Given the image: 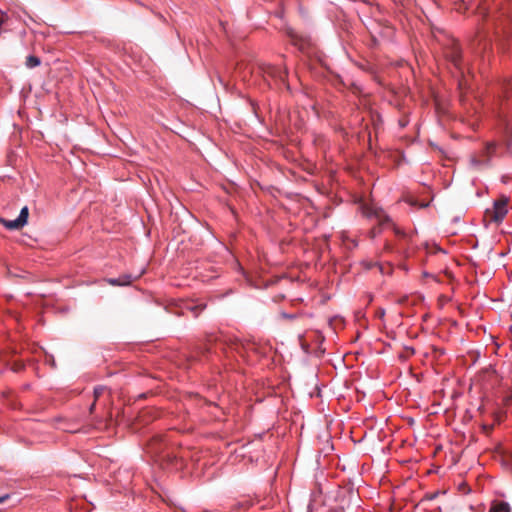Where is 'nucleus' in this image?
<instances>
[{
	"mask_svg": "<svg viewBox=\"0 0 512 512\" xmlns=\"http://www.w3.org/2000/svg\"><path fill=\"white\" fill-rule=\"evenodd\" d=\"M445 57L453 64V66L462 74V56L461 48L456 40H451L445 48Z\"/></svg>",
	"mask_w": 512,
	"mask_h": 512,
	"instance_id": "obj_3",
	"label": "nucleus"
},
{
	"mask_svg": "<svg viewBox=\"0 0 512 512\" xmlns=\"http://www.w3.org/2000/svg\"><path fill=\"white\" fill-rule=\"evenodd\" d=\"M28 216H29V210H28V207L25 206L21 209L20 214L17 217L18 221L22 224L23 227L27 224Z\"/></svg>",
	"mask_w": 512,
	"mask_h": 512,
	"instance_id": "obj_11",
	"label": "nucleus"
},
{
	"mask_svg": "<svg viewBox=\"0 0 512 512\" xmlns=\"http://www.w3.org/2000/svg\"><path fill=\"white\" fill-rule=\"evenodd\" d=\"M0 221L9 230H17L23 227L17 218L14 220L0 219Z\"/></svg>",
	"mask_w": 512,
	"mask_h": 512,
	"instance_id": "obj_8",
	"label": "nucleus"
},
{
	"mask_svg": "<svg viewBox=\"0 0 512 512\" xmlns=\"http://www.w3.org/2000/svg\"><path fill=\"white\" fill-rule=\"evenodd\" d=\"M489 512H511V508L507 502L499 501L492 504Z\"/></svg>",
	"mask_w": 512,
	"mask_h": 512,
	"instance_id": "obj_6",
	"label": "nucleus"
},
{
	"mask_svg": "<svg viewBox=\"0 0 512 512\" xmlns=\"http://www.w3.org/2000/svg\"><path fill=\"white\" fill-rule=\"evenodd\" d=\"M427 206H428V204H421V205H420V207H421V208H425V207H427Z\"/></svg>",
	"mask_w": 512,
	"mask_h": 512,
	"instance_id": "obj_22",
	"label": "nucleus"
},
{
	"mask_svg": "<svg viewBox=\"0 0 512 512\" xmlns=\"http://www.w3.org/2000/svg\"><path fill=\"white\" fill-rule=\"evenodd\" d=\"M141 274L142 273H140L137 276H133L131 274H123L117 278H109L107 281L109 284H111L113 286H127V285H130L134 280L139 278L141 276Z\"/></svg>",
	"mask_w": 512,
	"mask_h": 512,
	"instance_id": "obj_5",
	"label": "nucleus"
},
{
	"mask_svg": "<svg viewBox=\"0 0 512 512\" xmlns=\"http://www.w3.org/2000/svg\"><path fill=\"white\" fill-rule=\"evenodd\" d=\"M505 402H506V404H511L512 403V394L505 398Z\"/></svg>",
	"mask_w": 512,
	"mask_h": 512,
	"instance_id": "obj_18",
	"label": "nucleus"
},
{
	"mask_svg": "<svg viewBox=\"0 0 512 512\" xmlns=\"http://www.w3.org/2000/svg\"><path fill=\"white\" fill-rule=\"evenodd\" d=\"M106 388L103 387V386H98V387H95L94 388V397H95V401L96 402L101 395H103V393L105 392ZM95 408V403H92V405L90 406V412L92 413L93 410Z\"/></svg>",
	"mask_w": 512,
	"mask_h": 512,
	"instance_id": "obj_12",
	"label": "nucleus"
},
{
	"mask_svg": "<svg viewBox=\"0 0 512 512\" xmlns=\"http://www.w3.org/2000/svg\"><path fill=\"white\" fill-rule=\"evenodd\" d=\"M40 63H41L40 59L34 55H29L26 58V62H25L26 66L28 68H35V67L39 66Z\"/></svg>",
	"mask_w": 512,
	"mask_h": 512,
	"instance_id": "obj_10",
	"label": "nucleus"
},
{
	"mask_svg": "<svg viewBox=\"0 0 512 512\" xmlns=\"http://www.w3.org/2000/svg\"><path fill=\"white\" fill-rule=\"evenodd\" d=\"M509 198L502 195L500 198L494 201L493 207L486 210V215L490 221L495 223H501L508 213Z\"/></svg>",
	"mask_w": 512,
	"mask_h": 512,
	"instance_id": "obj_2",
	"label": "nucleus"
},
{
	"mask_svg": "<svg viewBox=\"0 0 512 512\" xmlns=\"http://www.w3.org/2000/svg\"><path fill=\"white\" fill-rule=\"evenodd\" d=\"M378 232L376 231L375 228H373L371 231H370V234H371V237L374 238L376 236Z\"/></svg>",
	"mask_w": 512,
	"mask_h": 512,
	"instance_id": "obj_19",
	"label": "nucleus"
},
{
	"mask_svg": "<svg viewBox=\"0 0 512 512\" xmlns=\"http://www.w3.org/2000/svg\"><path fill=\"white\" fill-rule=\"evenodd\" d=\"M494 148H495V145H494V144H490V145L488 146V149H489V150H490V149H494Z\"/></svg>",
	"mask_w": 512,
	"mask_h": 512,
	"instance_id": "obj_21",
	"label": "nucleus"
},
{
	"mask_svg": "<svg viewBox=\"0 0 512 512\" xmlns=\"http://www.w3.org/2000/svg\"><path fill=\"white\" fill-rule=\"evenodd\" d=\"M436 496V494H433L429 497V499H433Z\"/></svg>",
	"mask_w": 512,
	"mask_h": 512,
	"instance_id": "obj_24",
	"label": "nucleus"
},
{
	"mask_svg": "<svg viewBox=\"0 0 512 512\" xmlns=\"http://www.w3.org/2000/svg\"><path fill=\"white\" fill-rule=\"evenodd\" d=\"M265 73H267L272 78H277L280 80H283L285 77V72L274 66H268L265 70Z\"/></svg>",
	"mask_w": 512,
	"mask_h": 512,
	"instance_id": "obj_7",
	"label": "nucleus"
},
{
	"mask_svg": "<svg viewBox=\"0 0 512 512\" xmlns=\"http://www.w3.org/2000/svg\"><path fill=\"white\" fill-rule=\"evenodd\" d=\"M204 512H211V511H204Z\"/></svg>",
	"mask_w": 512,
	"mask_h": 512,
	"instance_id": "obj_25",
	"label": "nucleus"
},
{
	"mask_svg": "<svg viewBox=\"0 0 512 512\" xmlns=\"http://www.w3.org/2000/svg\"><path fill=\"white\" fill-rule=\"evenodd\" d=\"M394 232H395L396 236L400 239H406V237H407V234L398 227L394 228Z\"/></svg>",
	"mask_w": 512,
	"mask_h": 512,
	"instance_id": "obj_14",
	"label": "nucleus"
},
{
	"mask_svg": "<svg viewBox=\"0 0 512 512\" xmlns=\"http://www.w3.org/2000/svg\"><path fill=\"white\" fill-rule=\"evenodd\" d=\"M501 89L505 97H507L509 93L512 92V77L504 79L501 84Z\"/></svg>",
	"mask_w": 512,
	"mask_h": 512,
	"instance_id": "obj_9",
	"label": "nucleus"
},
{
	"mask_svg": "<svg viewBox=\"0 0 512 512\" xmlns=\"http://www.w3.org/2000/svg\"><path fill=\"white\" fill-rule=\"evenodd\" d=\"M290 36H291V39H292L293 44H294V45H298V42H297V38H296V36H295L294 34H290ZM299 48H300L301 50H303V49H304V46H303V44H302V43H300V44H299Z\"/></svg>",
	"mask_w": 512,
	"mask_h": 512,
	"instance_id": "obj_15",
	"label": "nucleus"
},
{
	"mask_svg": "<svg viewBox=\"0 0 512 512\" xmlns=\"http://www.w3.org/2000/svg\"><path fill=\"white\" fill-rule=\"evenodd\" d=\"M196 309H198V307H197V306H194L193 308H191V310H192V311H194V310H196Z\"/></svg>",
	"mask_w": 512,
	"mask_h": 512,
	"instance_id": "obj_23",
	"label": "nucleus"
},
{
	"mask_svg": "<svg viewBox=\"0 0 512 512\" xmlns=\"http://www.w3.org/2000/svg\"><path fill=\"white\" fill-rule=\"evenodd\" d=\"M399 252L402 253L403 255H405L406 257H409L410 255V252L408 251V249L404 248V247H399L398 248Z\"/></svg>",
	"mask_w": 512,
	"mask_h": 512,
	"instance_id": "obj_16",
	"label": "nucleus"
},
{
	"mask_svg": "<svg viewBox=\"0 0 512 512\" xmlns=\"http://www.w3.org/2000/svg\"><path fill=\"white\" fill-rule=\"evenodd\" d=\"M6 499H8V495L0 497V503L4 502Z\"/></svg>",
	"mask_w": 512,
	"mask_h": 512,
	"instance_id": "obj_20",
	"label": "nucleus"
},
{
	"mask_svg": "<svg viewBox=\"0 0 512 512\" xmlns=\"http://www.w3.org/2000/svg\"><path fill=\"white\" fill-rule=\"evenodd\" d=\"M363 213L367 218L377 220L380 226H384L391 222L390 217L385 213V211L374 205L364 206Z\"/></svg>",
	"mask_w": 512,
	"mask_h": 512,
	"instance_id": "obj_4",
	"label": "nucleus"
},
{
	"mask_svg": "<svg viewBox=\"0 0 512 512\" xmlns=\"http://www.w3.org/2000/svg\"><path fill=\"white\" fill-rule=\"evenodd\" d=\"M497 7L503 10V13L506 14L507 20L509 22L507 33L509 34L510 41L512 43V0H493ZM489 2L490 0H469L468 2L464 0H459L455 2L454 9L459 13H465L466 11H473L478 14L480 17L485 18L489 12Z\"/></svg>",
	"mask_w": 512,
	"mask_h": 512,
	"instance_id": "obj_1",
	"label": "nucleus"
},
{
	"mask_svg": "<svg viewBox=\"0 0 512 512\" xmlns=\"http://www.w3.org/2000/svg\"><path fill=\"white\" fill-rule=\"evenodd\" d=\"M377 315L379 318H383L385 316V310L384 309H379L378 312H377Z\"/></svg>",
	"mask_w": 512,
	"mask_h": 512,
	"instance_id": "obj_17",
	"label": "nucleus"
},
{
	"mask_svg": "<svg viewBox=\"0 0 512 512\" xmlns=\"http://www.w3.org/2000/svg\"><path fill=\"white\" fill-rule=\"evenodd\" d=\"M248 506V502H238L233 506L231 512H237L240 508H246Z\"/></svg>",
	"mask_w": 512,
	"mask_h": 512,
	"instance_id": "obj_13",
	"label": "nucleus"
}]
</instances>
